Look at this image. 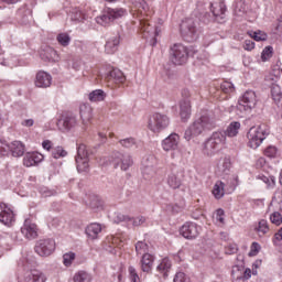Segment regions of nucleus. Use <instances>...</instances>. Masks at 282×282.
I'll return each mask as SVG.
<instances>
[{
  "instance_id": "1",
  "label": "nucleus",
  "mask_w": 282,
  "mask_h": 282,
  "mask_svg": "<svg viewBox=\"0 0 282 282\" xmlns=\"http://www.w3.org/2000/svg\"><path fill=\"white\" fill-rule=\"evenodd\" d=\"M130 12L133 17H137L140 21V31L145 39H155L162 34V28L153 25L147 17H151L153 11L145 0H129Z\"/></svg>"
},
{
  "instance_id": "2",
  "label": "nucleus",
  "mask_w": 282,
  "mask_h": 282,
  "mask_svg": "<svg viewBox=\"0 0 282 282\" xmlns=\"http://www.w3.org/2000/svg\"><path fill=\"white\" fill-rule=\"evenodd\" d=\"M239 129H241V123L234 121L227 127L226 131L213 132L204 144L203 153L208 156L215 155L219 149L226 145V135L228 138H236V135H239Z\"/></svg>"
},
{
  "instance_id": "3",
  "label": "nucleus",
  "mask_w": 282,
  "mask_h": 282,
  "mask_svg": "<svg viewBox=\"0 0 282 282\" xmlns=\"http://www.w3.org/2000/svg\"><path fill=\"white\" fill-rule=\"evenodd\" d=\"M215 129V120L210 119L208 116H202L199 119H196L185 131V140L191 141L197 135H202L204 131H210Z\"/></svg>"
},
{
  "instance_id": "4",
  "label": "nucleus",
  "mask_w": 282,
  "mask_h": 282,
  "mask_svg": "<svg viewBox=\"0 0 282 282\" xmlns=\"http://www.w3.org/2000/svg\"><path fill=\"white\" fill-rule=\"evenodd\" d=\"M268 128L265 124L256 126L249 129L247 133L248 147L250 149H259L261 144H263V140H265L268 135Z\"/></svg>"
},
{
  "instance_id": "5",
  "label": "nucleus",
  "mask_w": 282,
  "mask_h": 282,
  "mask_svg": "<svg viewBox=\"0 0 282 282\" xmlns=\"http://www.w3.org/2000/svg\"><path fill=\"white\" fill-rule=\"evenodd\" d=\"M128 12L124 8H107L104 13L96 18V22L99 25H110L113 21H118L119 19H123L127 17Z\"/></svg>"
},
{
  "instance_id": "6",
  "label": "nucleus",
  "mask_w": 282,
  "mask_h": 282,
  "mask_svg": "<svg viewBox=\"0 0 282 282\" xmlns=\"http://www.w3.org/2000/svg\"><path fill=\"white\" fill-rule=\"evenodd\" d=\"M169 124H171V119L162 112L153 113L148 120V129L152 131V133H162L164 129L169 128Z\"/></svg>"
},
{
  "instance_id": "7",
  "label": "nucleus",
  "mask_w": 282,
  "mask_h": 282,
  "mask_svg": "<svg viewBox=\"0 0 282 282\" xmlns=\"http://www.w3.org/2000/svg\"><path fill=\"white\" fill-rule=\"evenodd\" d=\"M254 107H257V94L252 90H248L239 99L237 111H239L241 113L240 117L243 118V116L250 113Z\"/></svg>"
},
{
  "instance_id": "8",
  "label": "nucleus",
  "mask_w": 282,
  "mask_h": 282,
  "mask_svg": "<svg viewBox=\"0 0 282 282\" xmlns=\"http://www.w3.org/2000/svg\"><path fill=\"white\" fill-rule=\"evenodd\" d=\"M170 61L174 65H184L188 61V48L184 44H173L170 48Z\"/></svg>"
},
{
  "instance_id": "9",
  "label": "nucleus",
  "mask_w": 282,
  "mask_h": 282,
  "mask_svg": "<svg viewBox=\"0 0 282 282\" xmlns=\"http://www.w3.org/2000/svg\"><path fill=\"white\" fill-rule=\"evenodd\" d=\"M181 34L185 41H195L197 36V22L193 18H186L181 23Z\"/></svg>"
},
{
  "instance_id": "10",
  "label": "nucleus",
  "mask_w": 282,
  "mask_h": 282,
  "mask_svg": "<svg viewBox=\"0 0 282 282\" xmlns=\"http://www.w3.org/2000/svg\"><path fill=\"white\" fill-rule=\"evenodd\" d=\"M76 164L79 173L89 171V155L87 154V147L85 144L77 148Z\"/></svg>"
},
{
  "instance_id": "11",
  "label": "nucleus",
  "mask_w": 282,
  "mask_h": 282,
  "mask_svg": "<svg viewBox=\"0 0 282 282\" xmlns=\"http://www.w3.org/2000/svg\"><path fill=\"white\" fill-rule=\"evenodd\" d=\"M112 162L115 166H119L121 171H129L131 166H133V159L129 154H122L120 152H116L112 155Z\"/></svg>"
},
{
  "instance_id": "12",
  "label": "nucleus",
  "mask_w": 282,
  "mask_h": 282,
  "mask_svg": "<svg viewBox=\"0 0 282 282\" xmlns=\"http://www.w3.org/2000/svg\"><path fill=\"white\" fill-rule=\"evenodd\" d=\"M202 231V227L195 223H185L181 227V235L185 239H197L199 237V232Z\"/></svg>"
},
{
  "instance_id": "13",
  "label": "nucleus",
  "mask_w": 282,
  "mask_h": 282,
  "mask_svg": "<svg viewBox=\"0 0 282 282\" xmlns=\"http://www.w3.org/2000/svg\"><path fill=\"white\" fill-rule=\"evenodd\" d=\"M56 250V242L52 239H43L37 242V254L40 257H50Z\"/></svg>"
},
{
  "instance_id": "14",
  "label": "nucleus",
  "mask_w": 282,
  "mask_h": 282,
  "mask_svg": "<svg viewBox=\"0 0 282 282\" xmlns=\"http://www.w3.org/2000/svg\"><path fill=\"white\" fill-rule=\"evenodd\" d=\"M184 181V173L180 172L177 169H174L171 171V173L167 175V186L170 188H173L174 191L180 188L182 186V182Z\"/></svg>"
},
{
  "instance_id": "15",
  "label": "nucleus",
  "mask_w": 282,
  "mask_h": 282,
  "mask_svg": "<svg viewBox=\"0 0 282 282\" xmlns=\"http://www.w3.org/2000/svg\"><path fill=\"white\" fill-rule=\"evenodd\" d=\"M21 232L25 237V239H29V241H31L32 239H36V224L34 223V218H26L24 220Z\"/></svg>"
},
{
  "instance_id": "16",
  "label": "nucleus",
  "mask_w": 282,
  "mask_h": 282,
  "mask_svg": "<svg viewBox=\"0 0 282 282\" xmlns=\"http://www.w3.org/2000/svg\"><path fill=\"white\" fill-rule=\"evenodd\" d=\"M180 148V134L171 133L167 138L162 141L163 151H177Z\"/></svg>"
},
{
  "instance_id": "17",
  "label": "nucleus",
  "mask_w": 282,
  "mask_h": 282,
  "mask_svg": "<svg viewBox=\"0 0 282 282\" xmlns=\"http://www.w3.org/2000/svg\"><path fill=\"white\" fill-rule=\"evenodd\" d=\"M14 221V212L8 205L0 203V223L4 226H12Z\"/></svg>"
},
{
  "instance_id": "18",
  "label": "nucleus",
  "mask_w": 282,
  "mask_h": 282,
  "mask_svg": "<svg viewBox=\"0 0 282 282\" xmlns=\"http://www.w3.org/2000/svg\"><path fill=\"white\" fill-rule=\"evenodd\" d=\"M78 124V120L74 116H68L59 119L57 121V127L59 131H69L70 129H74Z\"/></svg>"
},
{
  "instance_id": "19",
  "label": "nucleus",
  "mask_w": 282,
  "mask_h": 282,
  "mask_svg": "<svg viewBox=\"0 0 282 282\" xmlns=\"http://www.w3.org/2000/svg\"><path fill=\"white\" fill-rule=\"evenodd\" d=\"M40 56L41 58H44V61H53V63H58L61 61L58 52L51 46H45V48L41 51Z\"/></svg>"
},
{
  "instance_id": "20",
  "label": "nucleus",
  "mask_w": 282,
  "mask_h": 282,
  "mask_svg": "<svg viewBox=\"0 0 282 282\" xmlns=\"http://www.w3.org/2000/svg\"><path fill=\"white\" fill-rule=\"evenodd\" d=\"M9 152L13 158H21L25 153V144L21 141H13L9 144Z\"/></svg>"
},
{
  "instance_id": "21",
  "label": "nucleus",
  "mask_w": 282,
  "mask_h": 282,
  "mask_svg": "<svg viewBox=\"0 0 282 282\" xmlns=\"http://www.w3.org/2000/svg\"><path fill=\"white\" fill-rule=\"evenodd\" d=\"M52 85V75L40 70L36 75V87L47 88Z\"/></svg>"
},
{
  "instance_id": "22",
  "label": "nucleus",
  "mask_w": 282,
  "mask_h": 282,
  "mask_svg": "<svg viewBox=\"0 0 282 282\" xmlns=\"http://www.w3.org/2000/svg\"><path fill=\"white\" fill-rule=\"evenodd\" d=\"M102 232V225L98 223H91L86 227V235L88 239H98V236Z\"/></svg>"
},
{
  "instance_id": "23",
  "label": "nucleus",
  "mask_w": 282,
  "mask_h": 282,
  "mask_svg": "<svg viewBox=\"0 0 282 282\" xmlns=\"http://www.w3.org/2000/svg\"><path fill=\"white\" fill-rule=\"evenodd\" d=\"M118 45H120V35H113L106 42L105 50L107 54H113L118 51Z\"/></svg>"
},
{
  "instance_id": "24",
  "label": "nucleus",
  "mask_w": 282,
  "mask_h": 282,
  "mask_svg": "<svg viewBox=\"0 0 282 282\" xmlns=\"http://www.w3.org/2000/svg\"><path fill=\"white\" fill-rule=\"evenodd\" d=\"M106 243L109 248H120L124 243V236L122 234L107 236Z\"/></svg>"
},
{
  "instance_id": "25",
  "label": "nucleus",
  "mask_w": 282,
  "mask_h": 282,
  "mask_svg": "<svg viewBox=\"0 0 282 282\" xmlns=\"http://www.w3.org/2000/svg\"><path fill=\"white\" fill-rule=\"evenodd\" d=\"M80 118L83 120V124H89L90 120H91V113H93V109L91 106L84 104L80 106Z\"/></svg>"
},
{
  "instance_id": "26",
  "label": "nucleus",
  "mask_w": 282,
  "mask_h": 282,
  "mask_svg": "<svg viewBox=\"0 0 282 282\" xmlns=\"http://www.w3.org/2000/svg\"><path fill=\"white\" fill-rule=\"evenodd\" d=\"M141 270L142 272H151L153 270V256L151 253H145L141 259Z\"/></svg>"
},
{
  "instance_id": "27",
  "label": "nucleus",
  "mask_w": 282,
  "mask_h": 282,
  "mask_svg": "<svg viewBox=\"0 0 282 282\" xmlns=\"http://www.w3.org/2000/svg\"><path fill=\"white\" fill-rule=\"evenodd\" d=\"M225 188H226V184L221 181H217L214 184L212 193H213L215 199H221V197H224V195H226Z\"/></svg>"
},
{
  "instance_id": "28",
  "label": "nucleus",
  "mask_w": 282,
  "mask_h": 282,
  "mask_svg": "<svg viewBox=\"0 0 282 282\" xmlns=\"http://www.w3.org/2000/svg\"><path fill=\"white\" fill-rule=\"evenodd\" d=\"M232 166V163L230 162L229 158H225L223 160L219 161L218 163V173L220 175H228V173H230V169Z\"/></svg>"
},
{
  "instance_id": "29",
  "label": "nucleus",
  "mask_w": 282,
  "mask_h": 282,
  "mask_svg": "<svg viewBox=\"0 0 282 282\" xmlns=\"http://www.w3.org/2000/svg\"><path fill=\"white\" fill-rule=\"evenodd\" d=\"M254 230H256L258 237H265V235H268V232H270V226L268 225V220H265V219L260 220L256 225Z\"/></svg>"
},
{
  "instance_id": "30",
  "label": "nucleus",
  "mask_w": 282,
  "mask_h": 282,
  "mask_svg": "<svg viewBox=\"0 0 282 282\" xmlns=\"http://www.w3.org/2000/svg\"><path fill=\"white\" fill-rule=\"evenodd\" d=\"M105 98H107V93H105V90L102 89L93 90L88 95V99L90 100V102H102Z\"/></svg>"
},
{
  "instance_id": "31",
  "label": "nucleus",
  "mask_w": 282,
  "mask_h": 282,
  "mask_svg": "<svg viewBox=\"0 0 282 282\" xmlns=\"http://www.w3.org/2000/svg\"><path fill=\"white\" fill-rule=\"evenodd\" d=\"M212 12L214 17H221V19H224V14H226V3H224V1L212 3Z\"/></svg>"
},
{
  "instance_id": "32",
  "label": "nucleus",
  "mask_w": 282,
  "mask_h": 282,
  "mask_svg": "<svg viewBox=\"0 0 282 282\" xmlns=\"http://www.w3.org/2000/svg\"><path fill=\"white\" fill-rule=\"evenodd\" d=\"M181 118L182 120H188L191 118V101L189 100H182L181 101Z\"/></svg>"
},
{
  "instance_id": "33",
  "label": "nucleus",
  "mask_w": 282,
  "mask_h": 282,
  "mask_svg": "<svg viewBox=\"0 0 282 282\" xmlns=\"http://www.w3.org/2000/svg\"><path fill=\"white\" fill-rule=\"evenodd\" d=\"M243 265H234L231 270V276L234 282H243Z\"/></svg>"
},
{
  "instance_id": "34",
  "label": "nucleus",
  "mask_w": 282,
  "mask_h": 282,
  "mask_svg": "<svg viewBox=\"0 0 282 282\" xmlns=\"http://www.w3.org/2000/svg\"><path fill=\"white\" fill-rule=\"evenodd\" d=\"M93 280L91 273H87L86 271H79L73 276V282H91Z\"/></svg>"
},
{
  "instance_id": "35",
  "label": "nucleus",
  "mask_w": 282,
  "mask_h": 282,
  "mask_svg": "<svg viewBox=\"0 0 282 282\" xmlns=\"http://www.w3.org/2000/svg\"><path fill=\"white\" fill-rule=\"evenodd\" d=\"M271 96L278 105H282V93H281V86L278 84L271 85Z\"/></svg>"
},
{
  "instance_id": "36",
  "label": "nucleus",
  "mask_w": 282,
  "mask_h": 282,
  "mask_svg": "<svg viewBox=\"0 0 282 282\" xmlns=\"http://www.w3.org/2000/svg\"><path fill=\"white\" fill-rule=\"evenodd\" d=\"M265 158H270V160L276 159L280 155L279 148L274 145H269L263 151Z\"/></svg>"
},
{
  "instance_id": "37",
  "label": "nucleus",
  "mask_w": 282,
  "mask_h": 282,
  "mask_svg": "<svg viewBox=\"0 0 282 282\" xmlns=\"http://www.w3.org/2000/svg\"><path fill=\"white\" fill-rule=\"evenodd\" d=\"M23 164H24V166H28V167L35 166L36 165V153L28 152L24 155Z\"/></svg>"
},
{
  "instance_id": "38",
  "label": "nucleus",
  "mask_w": 282,
  "mask_h": 282,
  "mask_svg": "<svg viewBox=\"0 0 282 282\" xmlns=\"http://www.w3.org/2000/svg\"><path fill=\"white\" fill-rule=\"evenodd\" d=\"M74 261H76V253L69 251L63 254V263L65 268H70Z\"/></svg>"
},
{
  "instance_id": "39",
  "label": "nucleus",
  "mask_w": 282,
  "mask_h": 282,
  "mask_svg": "<svg viewBox=\"0 0 282 282\" xmlns=\"http://www.w3.org/2000/svg\"><path fill=\"white\" fill-rule=\"evenodd\" d=\"M89 208L93 210H102L104 203L100 198L98 197H93L88 204Z\"/></svg>"
},
{
  "instance_id": "40",
  "label": "nucleus",
  "mask_w": 282,
  "mask_h": 282,
  "mask_svg": "<svg viewBox=\"0 0 282 282\" xmlns=\"http://www.w3.org/2000/svg\"><path fill=\"white\" fill-rule=\"evenodd\" d=\"M171 260L163 258L160 264L156 267L158 272H169L171 270Z\"/></svg>"
},
{
  "instance_id": "41",
  "label": "nucleus",
  "mask_w": 282,
  "mask_h": 282,
  "mask_svg": "<svg viewBox=\"0 0 282 282\" xmlns=\"http://www.w3.org/2000/svg\"><path fill=\"white\" fill-rule=\"evenodd\" d=\"M271 206H278L282 210V191H276L271 200Z\"/></svg>"
},
{
  "instance_id": "42",
  "label": "nucleus",
  "mask_w": 282,
  "mask_h": 282,
  "mask_svg": "<svg viewBox=\"0 0 282 282\" xmlns=\"http://www.w3.org/2000/svg\"><path fill=\"white\" fill-rule=\"evenodd\" d=\"M110 78H112V80H115L116 83H124L126 78H124V74L121 73L120 69H113L110 72Z\"/></svg>"
},
{
  "instance_id": "43",
  "label": "nucleus",
  "mask_w": 282,
  "mask_h": 282,
  "mask_svg": "<svg viewBox=\"0 0 282 282\" xmlns=\"http://www.w3.org/2000/svg\"><path fill=\"white\" fill-rule=\"evenodd\" d=\"M85 19V12H83L80 9H73L70 12V20L72 21H84Z\"/></svg>"
},
{
  "instance_id": "44",
  "label": "nucleus",
  "mask_w": 282,
  "mask_h": 282,
  "mask_svg": "<svg viewBox=\"0 0 282 282\" xmlns=\"http://www.w3.org/2000/svg\"><path fill=\"white\" fill-rule=\"evenodd\" d=\"M70 41H72V37H69V34L67 33H59L57 35V42L59 43V45H63V47H67Z\"/></svg>"
},
{
  "instance_id": "45",
  "label": "nucleus",
  "mask_w": 282,
  "mask_h": 282,
  "mask_svg": "<svg viewBox=\"0 0 282 282\" xmlns=\"http://www.w3.org/2000/svg\"><path fill=\"white\" fill-rule=\"evenodd\" d=\"M137 253L139 254H149V245L144 241H138L135 245Z\"/></svg>"
},
{
  "instance_id": "46",
  "label": "nucleus",
  "mask_w": 282,
  "mask_h": 282,
  "mask_svg": "<svg viewBox=\"0 0 282 282\" xmlns=\"http://www.w3.org/2000/svg\"><path fill=\"white\" fill-rule=\"evenodd\" d=\"M52 156L55 160H58L61 158H65V156H67V151H65V149H63V147H56L52 151Z\"/></svg>"
},
{
  "instance_id": "47",
  "label": "nucleus",
  "mask_w": 282,
  "mask_h": 282,
  "mask_svg": "<svg viewBox=\"0 0 282 282\" xmlns=\"http://www.w3.org/2000/svg\"><path fill=\"white\" fill-rule=\"evenodd\" d=\"M270 221L271 224H274V226H281L282 224V215L279 212H273L270 215Z\"/></svg>"
},
{
  "instance_id": "48",
  "label": "nucleus",
  "mask_w": 282,
  "mask_h": 282,
  "mask_svg": "<svg viewBox=\"0 0 282 282\" xmlns=\"http://www.w3.org/2000/svg\"><path fill=\"white\" fill-rule=\"evenodd\" d=\"M220 89L224 91V94H232V91H235V85L226 80L221 83Z\"/></svg>"
},
{
  "instance_id": "49",
  "label": "nucleus",
  "mask_w": 282,
  "mask_h": 282,
  "mask_svg": "<svg viewBox=\"0 0 282 282\" xmlns=\"http://www.w3.org/2000/svg\"><path fill=\"white\" fill-rule=\"evenodd\" d=\"M272 46H267L263 48L261 53V61L265 63V61H270L272 58Z\"/></svg>"
},
{
  "instance_id": "50",
  "label": "nucleus",
  "mask_w": 282,
  "mask_h": 282,
  "mask_svg": "<svg viewBox=\"0 0 282 282\" xmlns=\"http://www.w3.org/2000/svg\"><path fill=\"white\" fill-rule=\"evenodd\" d=\"M119 144L121 147H124V149H133L135 147V139L133 138H128L119 141Z\"/></svg>"
},
{
  "instance_id": "51",
  "label": "nucleus",
  "mask_w": 282,
  "mask_h": 282,
  "mask_svg": "<svg viewBox=\"0 0 282 282\" xmlns=\"http://www.w3.org/2000/svg\"><path fill=\"white\" fill-rule=\"evenodd\" d=\"M251 39L256 40V41H268V34L258 31V32H252L250 33Z\"/></svg>"
},
{
  "instance_id": "52",
  "label": "nucleus",
  "mask_w": 282,
  "mask_h": 282,
  "mask_svg": "<svg viewBox=\"0 0 282 282\" xmlns=\"http://www.w3.org/2000/svg\"><path fill=\"white\" fill-rule=\"evenodd\" d=\"M261 252V245L259 242H252L249 251V257H257Z\"/></svg>"
},
{
  "instance_id": "53",
  "label": "nucleus",
  "mask_w": 282,
  "mask_h": 282,
  "mask_svg": "<svg viewBox=\"0 0 282 282\" xmlns=\"http://www.w3.org/2000/svg\"><path fill=\"white\" fill-rule=\"evenodd\" d=\"M258 178L261 180V182H263L264 184H267V186H274V184H276V180L274 178V176H259Z\"/></svg>"
},
{
  "instance_id": "54",
  "label": "nucleus",
  "mask_w": 282,
  "mask_h": 282,
  "mask_svg": "<svg viewBox=\"0 0 282 282\" xmlns=\"http://www.w3.org/2000/svg\"><path fill=\"white\" fill-rule=\"evenodd\" d=\"M128 272L130 274V281L131 282H140V276L138 275V272L135 271V268L129 267Z\"/></svg>"
},
{
  "instance_id": "55",
  "label": "nucleus",
  "mask_w": 282,
  "mask_h": 282,
  "mask_svg": "<svg viewBox=\"0 0 282 282\" xmlns=\"http://www.w3.org/2000/svg\"><path fill=\"white\" fill-rule=\"evenodd\" d=\"M174 282H191V279L183 272H178L174 278Z\"/></svg>"
},
{
  "instance_id": "56",
  "label": "nucleus",
  "mask_w": 282,
  "mask_h": 282,
  "mask_svg": "<svg viewBox=\"0 0 282 282\" xmlns=\"http://www.w3.org/2000/svg\"><path fill=\"white\" fill-rule=\"evenodd\" d=\"M9 144L6 141L0 140V158L1 155H8Z\"/></svg>"
},
{
  "instance_id": "57",
  "label": "nucleus",
  "mask_w": 282,
  "mask_h": 282,
  "mask_svg": "<svg viewBox=\"0 0 282 282\" xmlns=\"http://www.w3.org/2000/svg\"><path fill=\"white\" fill-rule=\"evenodd\" d=\"M132 226H142L147 221V218L144 216H138L133 219H131Z\"/></svg>"
},
{
  "instance_id": "58",
  "label": "nucleus",
  "mask_w": 282,
  "mask_h": 282,
  "mask_svg": "<svg viewBox=\"0 0 282 282\" xmlns=\"http://www.w3.org/2000/svg\"><path fill=\"white\" fill-rule=\"evenodd\" d=\"M253 48L254 42L252 40H246L243 43V50H246L247 52H252Z\"/></svg>"
},
{
  "instance_id": "59",
  "label": "nucleus",
  "mask_w": 282,
  "mask_h": 282,
  "mask_svg": "<svg viewBox=\"0 0 282 282\" xmlns=\"http://www.w3.org/2000/svg\"><path fill=\"white\" fill-rule=\"evenodd\" d=\"M238 250L237 245L232 243V245H228L225 249L226 254H235Z\"/></svg>"
},
{
  "instance_id": "60",
  "label": "nucleus",
  "mask_w": 282,
  "mask_h": 282,
  "mask_svg": "<svg viewBox=\"0 0 282 282\" xmlns=\"http://www.w3.org/2000/svg\"><path fill=\"white\" fill-rule=\"evenodd\" d=\"M224 215H225L224 209H217L216 210V221H218L219 224H224V221H225Z\"/></svg>"
},
{
  "instance_id": "61",
  "label": "nucleus",
  "mask_w": 282,
  "mask_h": 282,
  "mask_svg": "<svg viewBox=\"0 0 282 282\" xmlns=\"http://www.w3.org/2000/svg\"><path fill=\"white\" fill-rule=\"evenodd\" d=\"M52 147H54V143H52L51 140H44L42 142V148L44 149V151H52Z\"/></svg>"
},
{
  "instance_id": "62",
  "label": "nucleus",
  "mask_w": 282,
  "mask_h": 282,
  "mask_svg": "<svg viewBox=\"0 0 282 282\" xmlns=\"http://www.w3.org/2000/svg\"><path fill=\"white\" fill-rule=\"evenodd\" d=\"M117 221H131V217L124 216L123 214H118Z\"/></svg>"
},
{
  "instance_id": "63",
  "label": "nucleus",
  "mask_w": 282,
  "mask_h": 282,
  "mask_svg": "<svg viewBox=\"0 0 282 282\" xmlns=\"http://www.w3.org/2000/svg\"><path fill=\"white\" fill-rule=\"evenodd\" d=\"M252 276V271L250 269H243V282L248 281Z\"/></svg>"
},
{
  "instance_id": "64",
  "label": "nucleus",
  "mask_w": 282,
  "mask_h": 282,
  "mask_svg": "<svg viewBox=\"0 0 282 282\" xmlns=\"http://www.w3.org/2000/svg\"><path fill=\"white\" fill-rule=\"evenodd\" d=\"M36 281L37 282H45V281H47V275H45V273H43V272H40V273H37Z\"/></svg>"
}]
</instances>
